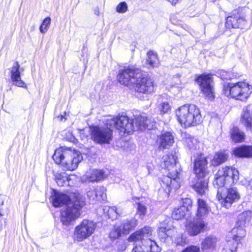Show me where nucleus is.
<instances>
[{
  "label": "nucleus",
  "mask_w": 252,
  "mask_h": 252,
  "mask_svg": "<svg viewBox=\"0 0 252 252\" xmlns=\"http://www.w3.org/2000/svg\"><path fill=\"white\" fill-rule=\"evenodd\" d=\"M182 207L186 209V212L189 211L192 207V200L189 198H184L182 200Z\"/></svg>",
  "instance_id": "c03bdc74"
},
{
  "label": "nucleus",
  "mask_w": 252,
  "mask_h": 252,
  "mask_svg": "<svg viewBox=\"0 0 252 252\" xmlns=\"http://www.w3.org/2000/svg\"><path fill=\"white\" fill-rule=\"evenodd\" d=\"M218 76L222 80H230L231 79V73L225 70H220L217 73Z\"/></svg>",
  "instance_id": "37998d69"
},
{
  "label": "nucleus",
  "mask_w": 252,
  "mask_h": 252,
  "mask_svg": "<svg viewBox=\"0 0 252 252\" xmlns=\"http://www.w3.org/2000/svg\"><path fill=\"white\" fill-rule=\"evenodd\" d=\"M52 158L56 164L70 171L76 169L83 159V157L78 151L63 147L57 148L55 151Z\"/></svg>",
  "instance_id": "39448f33"
},
{
  "label": "nucleus",
  "mask_w": 252,
  "mask_h": 252,
  "mask_svg": "<svg viewBox=\"0 0 252 252\" xmlns=\"http://www.w3.org/2000/svg\"><path fill=\"white\" fill-rule=\"evenodd\" d=\"M147 122V118L142 116L130 120L127 116H121L107 119V125L112 128H116L121 132L130 134L134 131L150 129Z\"/></svg>",
  "instance_id": "20e7f679"
},
{
  "label": "nucleus",
  "mask_w": 252,
  "mask_h": 252,
  "mask_svg": "<svg viewBox=\"0 0 252 252\" xmlns=\"http://www.w3.org/2000/svg\"><path fill=\"white\" fill-rule=\"evenodd\" d=\"M218 241V238L214 236L209 235L203 239L201 244L202 252H212L216 248Z\"/></svg>",
  "instance_id": "6ab92c4d"
},
{
  "label": "nucleus",
  "mask_w": 252,
  "mask_h": 252,
  "mask_svg": "<svg viewBox=\"0 0 252 252\" xmlns=\"http://www.w3.org/2000/svg\"><path fill=\"white\" fill-rule=\"evenodd\" d=\"M77 178L75 175H68L63 172L62 173H57L55 175V180L59 186H73L76 181Z\"/></svg>",
  "instance_id": "f3484780"
},
{
  "label": "nucleus",
  "mask_w": 252,
  "mask_h": 252,
  "mask_svg": "<svg viewBox=\"0 0 252 252\" xmlns=\"http://www.w3.org/2000/svg\"><path fill=\"white\" fill-rule=\"evenodd\" d=\"M207 164V161L205 158L202 155L198 156L194 160V171L196 174V177L194 179L195 183L192 185V187L200 195L205 194L208 189Z\"/></svg>",
  "instance_id": "0eeeda50"
},
{
  "label": "nucleus",
  "mask_w": 252,
  "mask_h": 252,
  "mask_svg": "<svg viewBox=\"0 0 252 252\" xmlns=\"http://www.w3.org/2000/svg\"><path fill=\"white\" fill-rule=\"evenodd\" d=\"M3 200L1 199V197L0 196V206H1L3 204Z\"/></svg>",
  "instance_id": "603ef678"
},
{
  "label": "nucleus",
  "mask_w": 252,
  "mask_h": 252,
  "mask_svg": "<svg viewBox=\"0 0 252 252\" xmlns=\"http://www.w3.org/2000/svg\"><path fill=\"white\" fill-rule=\"evenodd\" d=\"M233 154L239 158H252V146H242L234 149Z\"/></svg>",
  "instance_id": "b1692460"
},
{
  "label": "nucleus",
  "mask_w": 252,
  "mask_h": 252,
  "mask_svg": "<svg viewBox=\"0 0 252 252\" xmlns=\"http://www.w3.org/2000/svg\"><path fill=\"white\" fill-rule=\"evenodd\" d=\"M196 81L199 84L204 97L210 100H214L215 93L212 75L203 74L197 77Z\"/></svg>",
  "instance_id": "4468645a"
},
{
  "label": "nucleus",
  "mask_w": 252,
  "mask_h": 252,
  "mask_svg": "<svg viewBox=\"0 0 252 252\" xmlns=\"http://www.w3.org/2000/svg\"><path fill=\"white\" fill-rule=\"evenodd\" d=\"M145 244L150 248L149 252H160L161 251L160 248L157 245V243L150 239L146 238Z\"/></svg>",
  "instance_id": "f704fd0d"
},
{
  "label": "nucleus",
  "mask_w": 252,
  "mask_h": 252,
  "mask_svg": "<svg viewBox=\"0 0 252 252\" xmlns=\"http://www.w3.org/2000/svg\"><path fill=\"white\" fill-rule=\"evenodd\" d=\"M217 189L218 200L226 208H229L233 203L238 201L240 198V194L235 187L227 189L223 187Z\"/></svg>",
  "instance_id": "9b49d317"
},
{
  "label": "nucleus",
  "mask_w": 252,
  "mask_h": 252,
  "mask_svg": "<svg viewBox=\"0 0 252 252\" xmlns=\"http://www.w3.org/2000/svg\"><path fill=\"white\" fill-rule=\"evenodd\" d=\"M157 142L159 145V149H168L174 142V137L170 132H165L160 135Z\"/></svg>",
  "instance_id": "a211bd4d"
},
{
  "label": "nucleus",
  "mask_w": 252,
  "mask_h": 252,
  "mask_svg": "<svg viewBox=\"0 0 252 252\" xmlns=\"http://www.w3.org/2000/svg\"><path fill=\"white\" fill-rule=\"evenodd\" d=\"M230 135L232 141L235 143H240L244 141L245 138V133L237 127H234L231 129Z\"/></svg>",
  "instance_id": "cd10ccee"
},
{
  "label": "nucleus",
  "mask_w": 252,
  "mask_h": 252,
  "mask_svg": "<svg viewBox=\"0 0 252 252\" xmlns=\"http://www.w3.org/2000/svg\"><path fill=\"white\" fill-rule=\"evenodd\" d=\"M186 209L185 207L180 206L179 208H175L172 214V217L173 219L179 220L183 219L186 214Z\"/></svg>",
  "instance_id": "473e14b6"
},
{
  "label": "nucleus",
  "mask_w": 252,
  "mask_h": 252,
  "mask_svg": "<svg viewBox=\"0 0 252 252\" xmlns=\"http://www.w3.org/2000/svg\"><path fill=\"white\" fill-rule=\"evenodd\" d=\"M158 108L160 114L168 113L171 111V106L167 102H162L158 105Z\"/></svg>",
  "instance_id": "58836bf2"
},
{
  "label": "nucleus",
  "mask_w": 252,
  "mask_h": 252,
  "mask_svg": "<svg viewBox=\"0 0 252 252\" xmlns=\"http://www.w3.org/2000/svg\"><path fill=\"white\" fill-rule=\"evenodd\" d=\"M117 77L120 83L135 92L149 94L154 91L152 79L146 77L141 69L133 65L120 70Z\"/></svg>",
  "instance_id": "f257e3e1"
},
{
  "label": "nucleus",
  "mask_w": 252,
  "mask_h": 252,
  "mask_svg": "<svg viewBox=\"0 0 252 252\" xmlns=\"http://www.w3.org/2000/svg\"><path fill=\"white\" fill-rule=\"evenodd\" d=\"M206 226L203 218L196 217L186 225L187 233L191 236H196L202 231Z\"/></svg>",
  "instance_id": "2eb2a0df"
},
{
  "label": "nucleus",
  "mask_w": 252,
  "mask_h": 252,
  "mask_svg": "<svg viewBox=\"0 0 252 252\" xmlns=\"http://www.w3.org/2000/svg\"><path fill=\"white\" fill-rule=\"evenodd\" d=\"M116 10L119 13H125L127 10V5L125 2H122L117 5Z\"/></svg>",
  "instance_id": "a18cd8bd"
},
{
  "label": "nucleus",
  "mask_w": 252,
  "mask_h": 252,
  "mask_svg": "<svg viewBox=\"0 0 252 252\" xmlns=\"http://www.w3.org/2000/svg\"><path fill=\"white\" fill-rule=\"evenodd\" d=\"M84 177L89 182H98L104 179L105 175L102 170L93 169L88 172Z\"/></svg>",
  "instance_id": "5701e85b"
},
{
  "label": "nucleus",
  "mask_w": 252,
  "mask_h": 252,
  "mask_svg": "<svg viewBox=\"0 0 252 252\" xmlns=\"http://www.w3.org/2000/svg\"><path fill=\"white\" fill-rule=\"evenodd\" d=\"M137 225V220L134 219L130 220H126L120 225V226L123 230V234H127L129 231L135 228Z\"/></svg>",
  "instance_id": "c756f323"
},
{
  "label": "nucleus",
  "mask_w": 252,
  "mask_h": 252,
  "mask_svg": "<svg viewBox=\"0 0 252 252\" xmlns=\"http://www.w3.org/2000/svg\"><path fill=\"white\" fill-rule=\"evenodd\" d=\"M252 216V212L248 210L243 212L238 216V220L237 221V225L245 227L247 223H249L251 220Z\"/></svg>",
  "instance_id": "bb28decb"
},
{
  "label": "nucleus",
  "mask_w": 252,
  "mask_h": 252,
  "mask_svg": "<svg viewBox=\"0 0 252 252\" xmlns=\"http://www.w3.org/2000/svg\"><path fill=\"white\" fill-rule=\"evenodd\" d=\"M123 230L119 224H116L110 233V238L112 239H117L123 234Z\"/></svg>",
  "instance_id": "72a5a7b5"
},
{
  "label": "nucleus",
  "mask_w": 252,
  "mask_h": 252,
  "mask_svg": "<svg viewBox=\"0 0 252 252\" xmlns=\"http://www.w3.org/2000/svg\"><path fill=\"white\" fill-rule=\"evenodd\" d=\"M185 142L187 147L192 152L199 150L201 146V143L196 138L190 136L187 137Z\"/></svg>",
  "instance_id": "c85d7f7f"
},
{
  "label": "nucleus",
  "mask_w": 252,
  "mask_h": 252,
  "mask_svg": "<svg viewBox=\"0 0 252 252\" xmlns=\"http://www.w3.org/2000/svg\"><path fill=\"white\" fill-rule=\"evenodd\" d=\"M136 215L139 216L141 219H143L147 213V208L144 203L137 202Z\"/></svg>",
  "instance_id": "c9c22d12"
},
{
  "label": "nucleus",
  "mask_w": 252,
  "mask_h": 252,
  "mask_svg": "<svg viewBox=\"0 0 252 252\" xmlns=\"http://www.w3.org/2000/svg\"><path fill=\"white\" fill-rule=\"evenodd\" d=\"M239 15H234L233 16H228L226 19V26L228 28H237L239 27L238 24Z\"/></svg>",
  "instance_id": "2f4dec72"
},
{
  "label": "nucleus",
  "mask_w": 252,
  "mask_h": 252,
  "mask_svg": "<svg viewBox=\"0 0 252 252\" xmlns=\"http://www.w3.org/2000/svg\"><path fill=\"white\" fill-rule=\"evenodd\" d=\"M95 190L97 195V200H104L106 198V189L104 187H97Z\"/></svg>",
  "instance_id": "4c0bfd02"
},
{
  "label": "nucleus",
  "mask_w": 252,
  "mask_h": 252,
  "mask_svg": "<svg viewBox=\"0 0 252 252\" xmlns=\"http://www.w3.org/2000/svg\"><path fill=\"white\" fill-rule=\"evenodd\" d=\"M222 93L227 97L245 102L252 93V86L246 81L229 83L223 86Z\"/></svg>",
  "instance_id": "6e6552de"
},
{
  "label": "nucleus",
  "mask_w": 252,
  "mask_h": 252,
  "mask_svg": "<svg viewBox=\"0 0 252 252\" xmlns=\"http://www.w3.org/2000/svg\"><path fill=\"white\" fill-rule=\"evenodd\" d=\"M228 154L225 151H220L216 153L211 161L214 166H218L224 162L228 158Z\"/></svg>",
  "instance_id": "a878e982"
},
{
  "label": "nucleus",
  "mask_w": 252,
  "mask_h": 252,
  "mask_svg": "<svg viewBox=\"0 0 252 252\" xmlns=\"http://www.w3.org/2000/svg\"><path fill=\"white\" fill-rule=\"evenodd\" d=\"M92 128V127H88V128H84V129H83L81 131V133H80V134H81V136L83 138H85L86 137H87L88 136V135L91 133V132H89V133H88L87 131H84L85 129H89L91 130V129Z\"/></svg>",
  "instance_id": "8fccbe9b"
},
{
  "label": "nucleus",
  "mask_w": 252,
  "mask_h": 252,
  "mask_svg": "<svg viewBox=\"0 0 252 252\" xmlns=\"http://www.w3.org/2000/svg\"><path fill=\"white\" fill-rule=\"evenodd\" d=\"M147 57V63L149 67H154L158 65L159 61L156 53L150 51L148 53Z\"/></svg>",
  "instance_id": "7c9ffc66"
},
{
  "label": "nucleus",
  "mask_w": 252,
  "mask_h": 252,
  "mask_svg": "<svg viewBox=\"0 0 252 252\" xmlns=\"http://www.w3.org/2000/svg\"><path fill=\"white\" fill-rule=\"evenodd\" d=\"M52 202L55 207L65 205L61 212V220L65 225L80 216V210L85 205L84 198L78 193H75L71 198L65 194L57 193L52 198Z\"/></svg>",
  "instance_id": "f03ea898"
},
{
  "label": "nucleus",
  "mask_w": 252,
  "mask_h": 252,
  "mask_svg": "<svg viewBox=\"0 0 252 252\" xmlns=\"http://www.w3.org/2000/svg\"><path fill=\"white\" fill-rule=\"evenodd\" d=\"M197 210L196 217L203 218L206 216L210 211V207L206 201L204 199H197Z\"/></svg>",
  "instance_id": "393cba45"
},
{
  "label": "nucleus",
  "mask_w": 252,
  "mask_h": 252,
  "mask_svg": "<svg viewBox=\"0 0 252 252\" xmlns=\"http://www.w3.org/2000/svg\"><path fill=\"white\" fill-rule=\"evenodd\" d=\"M237 246L236 243H232L231 240H228L225 248L223 249V252H236Z\"/></svg>",
  "instance_id": "ea45409f"
},
{
  "label": "nucleus",
  "mask_w": 252,
  "mask_h": 252,
  "mask_svg": "<svg viewBox=\"0 0 252 252\" xmlns=\"http://www.w3.org/2000/svg\"><path fill=\"white\" fill-rule=\"evenodd\" d=\"M153 229L149 226L136 231L132 234L128 238L129 242H135L136 244L133 248L131 252H149L150 248L145 245L146 238L152 235Z\"/></svg>",
  "instance_id": "9d476101"
},
{
  "label": "nucleus",
  "mask_w": 252,
  "mask_h": 252,
  "mask_svg": "<svg viewBox=\"0 0 252 252\" xmlns=\"http://www.w3.org/2000/svg\"><path fill=\"white\" fill-rule=\"evenodd\" d=\"M182 252H200V248L196 246L188 247Z\"/></svg>",
  "instance_id": "49530a36"
},
{
  "label": "nucleus",
  "mask_w": 252,
  "mask_h": 252,
  "mask_svg": "<svg viewBox=\"0 0 252 252\" xmlns=\"http://www.w3.org/2000/svg\"><path fill=\"white\" fill-rule=\"evenodd\" d=\"M239 179L238 170L232 166H225L220 168L215 175L213 185L216 188L231 186L236 184Z\"/></svg>",
  "instance_id": "1a4fd4ad"
},
{
  "label": "nucleus",
  "mask_w": 252,
  "mask_h": 252,
  "mask_svg": "<svg viewBox=\"0 0 252 252\" xmlns=\"http://www.w3.org/2000/svg\"><path fill=\"white\" fill-rule=\"evenodd\" d=\"M51 19L49 17H47L44 19L39 27V30L41 33H45L47 32L51 24Z\"/></svg>",
  "instance_id": "e433bc0d"
},
{
  "label": "nucleus",
  "mask_w": 252,
  "mask_h": 252,
  "mask_svg": "<svg viewBox=\"0 0 252 252\" xmlns=\"http://www.w3.org/2000/svg\"><path fill=\"white\" fill-rule=\"evenodd\" d=\"M10 74L13 85L18 87L27 88L26 83L21 79L20 65L18 62L14 63L10 68Z\"/></svg>",
  "instance_id": "dca6fc26"
},
{
  "label": "nucleus",
  "mask_w": 252,
  "mask_h": 252,
  "mask_svg": "<svg viewBox=\"0 0 252 252\" xmlns=\"http://www.w3.org/2000/svg\"><path fill=\"white\" fill-rule=\"evenodd\" d=\"M88 197L92 200H97V195L96 193L95 189L93 190H90L87 193Z\"/></svg>",
  "instance_id": "de8ad7c7"
},
{
  "label": "nucleus",
  "mask_w": 252,
  "mask_h": 252,
  "mask_svg": "<svg viewBox=\"0 0 252 252\" xmlns=\"http://www.w3.org/2000/svg\"><path fill=\"white\" fill-rule=\"evenodd\" d=\"M119 213L118 212L117 209L116 207L113 206L109 207L107 210V215L109 218L112 220L117 219Z\"/></svg>",
  "instance_id": "a19ab883"
},
{
  "label": "nucleus",
  "mask_w": 252,
  "mask_h": 252,
  "mask_svg": "<svg viewBox=\"0 0 252 252\" xmlns=\"http://www.w3.org/2000/svg\"><path fill=\"white\" fill-rule=\"evenodd\" d=\"M246 234V232L244 227L241 226H238L236 223L235 227L228 233V237L229 238L232 239V243H236L238 245L245 236Z\"/></svg>",
  "instance_id": "aec40b11"
},
{
  "label": "nucleus",
  "mask_w": 252,
  "mask_h": 252,
  "mask_svg": "<svg viewBox=\"0 0 252 252\" xmlns=\"http://www.w3.org/2000/svg\"><path fill=\"white\" fill-rule=\"evenodd\" d=\"M240 122L247 130L252 131V115L248 106L243 108Z\"/></svg>",
  "instance_id": "4be33fe9"
},
{
  "label": "nucleus",
  "mask_w": 252,
  "mask_h": 252,
  "mask_svg": "<svg viewBox=\"0 0 252 252\" xmlns=\"http://www.w3.org/2000/svg\"><path fill=\"white\" fill-rule=\"evenodd\" d=\"M238 20L239 21H238V24L239 25V27H238L237 28L244 29L247 24L246 20L244 18L240 17V16Z\"/></svg>",
  "instance_id": "09e8293b"
},
{
  "label": "nucleus",
  "mask_w": 252,
  "mask_h": 252,
  "mask_svg": "<svg viewBox=\"0 0 252 252\" xmlns=\"http://www.w3.org/2000/svg\"><path fill=\"white\" fill-rule=\"evenodd\" d=\"M105 126L103 127L94 126L90 129H86L85 131L88 133L91 132L92 139L98 143H108L112 139V127L107 125L106 121Z\"/></svg>",
  "instance_id": "f8f14e48"
},
{
  "label": "nucleus",
  "mask_w": 252,
  "mask_h": 252,
  "mask_svg": "<svg viewBox=\"0 0 252 252\" xmlns=\"http://www.w3.org/2000/svg\"><path fill=\"white\" fill-rule=\"evenodd\" d=\"M177 120L184 127L195 126L202 121L199 109L194 104H185L179 107L175 112Z\"/></svg>",
  "instance_id": "423d86ee"
},
{
  "label": "nucleus",
  "mask_w": 252,
  "mask_h": 252,
  "mask_svg": "<svg viewBox=\"0 0 252 252\" xmlns=\"http://www.w3.org/2000/svg\"><path fill=\"white\" fill-rule=\"evenodd\" d=\"M96 228V224L93 221L84 220L74 230L73 239L82 242L92 235Z\"/></svg>",
  "instance_id": "ddd939ff"
},
{
  "label": "nucleus",
  "mask_w": 252,
  "mask_h": 252,
  "mask_svg": "<svg viewBox=\"0 0 252 252\" xmlns=\"http://www.w3.org/2000/svg\"><path fill=\"white\" fill-rule=\"evenodd\" d=\"M246 188L248 190H252V178L248 181Z\"/></svg>",
  "instance_id": "3c124183"
},
{
  "label": "nucleus",
  "mask_w": 252,
  "mask_h": 252,
  "mask_svg": "<svg viewBox=\"0 0 252 252\" xmlns=\"http://www.w3.org/2000/svg\"><path fill=\"white\" fill-rule=\"evenodd\" d=\"M176 233V231L174 228L167 229L165 227H160L158 231V236L161 241L165 243H169L172 242V237Z\"/></svg>",
  "instance_id": "412c9836"
},
{
  "label": "nucleus",
  "mask_w": 252,
  "mask_h": 252,
  "mask_svg": "<svg viewBox=\"0 0 252 252\" xmlns=\"http://www.w3.org/2000/svg\"><path fill=\"white\" fill-rule=\"evenodd\" d=\"M163 165L168 171L167 176L161 178L160 185L167 193L180 187L181 170L176 166L177 157L175 153H169L162 157Z\"/></svg>",
  "instance_id": "7ed1b4c3"
},
{
  "label": "nucleus",
  "mask_w": 252,
  "mask_h": 252,
  "mask_svg": "<svg viewBox=\"0 0 252 252\" xmlns=\"http://www.w3.org/2000/svg\"><path fill=\"white\" fill-rule=\"evenodd\" d=\"M63 116H62V117H61V120H62V119H63Z\"/></svg>",
  "instance_id": "864d4df0"
},
{
  "label": "nucleus",
  "mask_w": 252,
  "mask_h": 252,
  "mask_svg": "<svg viewBox=\"0 0 252 252\" xmlns=\"http://www.w3.org/2000/svg\"><path fill=\"white\" fill-rule=\"evenodd\" d=\"M188 242L187 238L182 234H179L175 239V243L178 246H183L187 244Z\"/></svg>",
  "instance_id": "79ce46f5"
}]
</instances>
